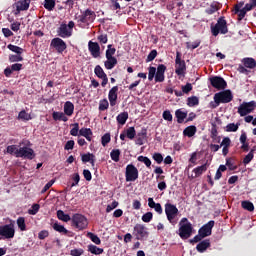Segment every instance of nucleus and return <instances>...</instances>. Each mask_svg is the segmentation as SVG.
Segmentation results:
<instances>
[{"instance_id":"4468645a","label":"nucleus","mask_w":256,"mask_h":256,"mask_svg":"<svg viewBox=\"0 0 256 256\" xmlns=\"http://www.w3.org/2000/svg\"><path fill=\"white\" fill-rule=\"evenodd\" d=\"M213 227H215V221L211 220L204 226H202L198 233L201 237H209L213 231Z\"/></svg>"},{"instance_id":"1a4fd4ad","label":"nucleus","mask_w":256,"mask_h":256,"mask_svg":"<svg viewBox=\"0 0 256 256\" xmlns=\"http://www.w3.org/2000/svg\"><path fill=\"white\" fill-rule=\"evenodd\" d=\"M0 236L4 239H13L15 237V225L11 223L0 226Z\"/></svg>"},{"instance_id":"6e6552de","label":"nucleus","mask_w":256,"mask_h":256,"mask_svg":"<svg viewBox=\"0 0 256 256\" xmlns=\"http://www.w3.org/2000/svg\"><path fill=\"white\" fill-rule=\"evenodd\" d=\"M96 17H97V14H95V11L91 9H86L79 16V22L84 23L85 25H91V23L95 21Z\"/></svg>"},{"instance_id":"e433bc0d","label":"nucleus","mask_w":256,"mask_h":256,"mask_svg":"<svg viewBox=\"0 0 256 256\" xmlns=\"http://www.w3.org/2000/svg\"><path fill=\"white\" fill-rule=\"evenodd\" d=\"M110 157L112 161H114L115 163H119V157H121V150L113 149L110 153Z\"/></svg>"},{"instance_id":"f3484780","label":"nucleus","mask_w":256,"mask_h":256,"mask_svg":"<svg viewBox=\"0 0 256 256\" xmlns=\"http://www.w3.org/2000/svg\"><path fill=\"white\" fill-rule=\"evenodd\" d=\"M117 91H119L118 86L112 87L109 91L108 99L110 101L111 107H115L117 105Z\"/></svg>"},{"instance_id":"09e8293b","label":"nucleus","mask_w":256,"mask_h":256,"mask_svg":"<svg viewBox=\"0 0 256 256\" xmlns=\"http://www.w3.org/2000/svg\"><path fill=\"white\" fill-rule=\"evenodd\" d=\"M238 129H239V124L230 123L226 126V131L228 133H235V131H238Z\"/></svg>"},{"instance_id":"58836bf2","label":"nucleus","mask_w":256,"mask_h":256,"mask_svg":"<svg viewBox=\"0 0 256 256\" xmlns=\"http://www.w3.org/2000/svg\"><path fill=\"white\" fill-rule=\"evenodd\" d=\"M18 119L20 121H31V114L27 113L25 110H22L19 114H18Z\"/></svg>"},{"instance_id":"0e129e2a","label":"nucleus","mask_w":256,"mask_h":256,"mask_svg":"<svg viewBox=\"0 0 256 256\" xmlns=\"http://www.w3.org/2000/svg\"><path fill=\"white\" fill-rule=\"evenodd\" d=\"M163 119L165 121H173V115L171 114V111L165 110L162 115Z\"/></svg>"},{"instance_id":"dca6fc26","label":"nucleus","mask_w":256,"mask_h":256,"mask_svg":"<svg viewBox=\"0 0 256 256\" xmlns=\"http://www.w3.org/2000/svg\"><path fill=\"white\" fill-rule=\"evenodd\" d=\"M88 50L95 59L101 55V46H99V43L97 42L89 41Z\"/></svg>"},{"instance_id":"338daca9","label":"nucleus","mask_w":256,"mask_h":256,"mask_svg":"<svg viewBox=\"0 0 256 256\" xmlns=\"http://www.w3.org/2000/svg\"><path fill=\"white\" fill-rule=\"evenodd\" d=\"M155 57H157V50H152L148 56H147V59H146V62L149 63L151 61H153L155 59Z\"/></svg>"},{"instance_id":"72a5a7b5","label":"nucleus","mask_w":256,"mask_h":256,"mask_svg":"<svg viewBox=\"0 0 256 256\" xmlns=\"http://www.w3.org/2000/svg\"><path fill=\"white\" fill-rule=\"evenodd\" d=\"M57 218L60 221H64V223H68V221H71V216H69V214H65V212H63V210L57 211Z\"/></svg>"},{"instance_id":"774afa93","label":"nucleus","mask_w":256,"mask_h":256,"mask_svg":"<svg viewBox=\"0 0 256 256\" xmlns=\"http://www.w3.org/2000/svg\"><path fill=\"white\" fill-rule=\"evenodd\" d=\"M84 251L83 249H73L70 251V255L72 256H81L83 255Z\"/></svg>"},{"instance_id":"69168bd1","label":"nucleus","mask_w":256,"mask_h":256,"mask_svg":"<svg viewBox=\"0 0 256 256\" xmlns=\"http://www.w3.org/2000/svg\"><path fill=\"white\" fill-rule=\"evenodd\" d=\"M220 147H231V138L230 137H224L221 144H220Z\"/></svg>"},{"instance_id":"603ef678","label":"nucleus","mask_w":256,"mask_h":256,"mask_svg":"<svg viewBox=\"0 0 256 256\" xmlns=\"http://www.w3.org/2000/svg\"><path fill=\"white\" fill-rule=\"evenodd\" d=\"M181 89H182V93L184 95H187L191 93V91H193V85L191 83H187L186 85L181 86Z\"/></svg>"},{"instance_id":"7c9ffc66","label":"nucleus","mask_w":256,"mask_h":256,"mask_svg":"<svg viewBox=\"0 0 256 256\" xmlns=\"http://www.w3.org/2000/svg\"><path fill=\"white\" fill-rule=\"evenodd\" d=\"M106 59L107 60L104 62V66L106 67V69L111 70L115 67V65H117V58L110 57Z\"/></svg>"},{"instance_id":"7ed1b4c3","label":"nucleus","mask_w":256,"mask_h":256,"mask_svg":"<svg viewBox=\"0 0 256 256\" xmlns=\"http://www.w3.org/2000/svg\"><path fill=\"white\" fill-rule=\"evenodd\" d=\"M179 237L181 239H189L193 235V225L187 218H182L179 222Z\"/></svg>"},{"instance_id":"9b49d317","label":"nucleus","mask_w":256,"mask_h":256,"mask_svg":"<svg viewBox=\"0 0 256 256\" xmlns=\"http://www.w3.org/2000/svg\"><path fill=\"white\" fill-rule=\"evenodd\" d=\"M256 103L255 101L244 102L238 108V113L241 117H245L249 115V113H253L255 111Z\"/></svg>"},{"instance_id":"680f3d73","label":"nucleus","mask_w":256,"mask_h":256,"mask_svg":"<svg viewBox=\"0 0 256 256\" xmlns=\"http://www.w3.org/2000/svg\"><path fill=\"white\" fill-rule=\"evenodd\" d=\"M153 219V213L151 212H147L146 214H144L142 216V221L144 223H150V221Z\"/></svg>"},{"instance_id":"9d476101","label":"nucleus","mask_w":256,"mask_h":256,"mask_svg":"<svg viewBox=\"0 0 256 256\" xmlns=\"http://www.w3.org/2000/svg\"><path fill=\"white\" fill-rule=\"evenodd\" d=\"M89 223L87 222V218L81 214H74L72 216V225L76 227V229H79L80 231L83 229H86L87 225Z\"/></svg>"},{"instance_id":"a211bd4d","label":"nucleus","mask_w":256,"mask_h":256,"mask_svg":"<svg viewBox=\"0 0 256 256\" xmlns=\"http://www.w3.org/2000/svg\"><path fill=\"white\" fill-rule=\"evenodd\" d=\"M134 235H136L137 239H143V237H147V230L145 229V226L136 224L134 226Z\"/></svg>"},{"instance_id":"4d7b16f0","label":"nucleus","mask_w":256,"mask_h":256,"mask_svg":"<svg viewBox=\"0 0 256 256\" xmlns=\"http://www.w3.org/2000/svg\"><path fill=\"white\" fill-rule=\"evenodd\" d=\"M138 161H140V163H144L146 167H151V159H149L147 156H139Z\"/></svg>"},{"instance_id":"2f4dec72","label":"nucleus","mask_w":256,"mask_h":256,"mask_svg":"<svg viewBox=\"0 0 256 256\" xmlns=\"http://www.w3.org/2000/svg\"><path fill=\"white\" fill-rule=\"evenodd\" d=\"M82 161L83 163H91L92 166L95 165V155L92 153H87L82 155Z\"/></svg>"},{"instance_id":"c85d7f7f","label":"nucleus","mask_w":256,"mask_h":256,"mask_svg":"<svg viewBox=\"0 0 256 256\" xmlns=\"http://www.w3.org/2000/svg\"><path fill=\"white\" fill-rule=\"evenodd\" d=\"M177 123H183L187 119V112L182 111L181 109L176 110L175 112Z\"/></svg>"},{"instance_id":"cd10ccee","label":"nucleus","mask_w":256,"mask_h":256,"mask_svg":"<svg viewBox=\"0 0 256 256\" xmlns=\"http://www.w3.org/2000/svg\"><path fill=\"white\" fill-rule=\"evenodd\" d=\"M242 63L246 69H255L256 61L254 58H244L242 59Z\"/></svg>"},{"instance_id":"f03ea898","label":"nucleus","mask_w":256,"mask_h":256,"mask_svg":"<svg viewBox=\"0 0 256 256\" xmlns=\"http://www.w3.org/2000/svg\"><path fill=\"white\" fill-rule=\"evenodd\" d=\"M17 157L23 159H35V151L31 148V142L23 140L19 143Z\"/></svg>"},{"instance_id":"39448f33","label":"nucleus","mask_w":256,"mask_h":256,"mask_svg":"<svg viewBox=\"0 0 256 256\" xmlns=\"http://www.w3.org/2000/svg\"><path fill=\"white\" fill-rule=\"evenodd\" d=\"M228 31L229 30L227 29V21L223 17L218 19L215 26H211V33L214 37H217L219 33H222V35H225L228 33Z\"/></svg>"},{"instance_id":"f257e3e1","label":"nucleus","mask_w":256,"mask_h":256,"mask_svg":"<svg viewBox=\"0 0 256 256\" xmlns=\"http://www.w3.org/2000/svg\"><path fill=\"white\" fill-rule=\"evenodd\" d=\"M165 71H167V67L163 64L158 65L157 68L150 66L148 68V81L155 79L156 83H163L165 81Z\"/></svg>"},{"instance_id":"37998d69","label":"nucleus","mask_w":256,"mask_h":256,"mask_svg":"<svg viewBox=\"0 0 256 256\" xmlns=\"http://www.w3.org/2000/svg\"><path fill=\"white\" fill-rule=\"evenodd\" d=\"M95 75L102 79L103 77H107V74H105V71H103V68H101L99 65H97L94 69Z\"/></svg>"},{"instance_id":"e2e57ef3","label":"nucleus","mask_w":256,"mask_h":256,"mask_svg":"<svg viewBox=\"0 0 256 256\" xmlns=\"http://www.w3.org/2000/svg\"><path fill=\"white\" fill-rule=\"evenodd\" d=\"M152 158L154 159V161H156V163H158V165H161V163H163V155H161V153H154Z\"/></svg>"},{"instance_id":"8fccbe9b","label":"nucleus","mask_w":256,"mask_h":256,"mask_svg":"<svg viewBox=\"0 0 256 256\" xmlns=\"http://www.w3.org/2000/svg\"><path fill=\"white\" fill-rule=\"evenodd\" d=\"M72 129L70 130V135H72V137H78L79 135V123H74L72 124Z\"/></svg>"},{"instance_id":"4be33fe9","label":"nucleus","mask_w":256,"mask_h":256,"mask_svg":"<svg viewBox=\"0 0 256 256\" xmlns=\"http://www.w3.org/2000/svg\"><path fill=\"white\" fill-rule=\"evenodd\" d=\"M148 207H150V209H155V211H156V213H158V215L163 214V207L161 206V204L155 203L153 198H148Z\"/></svg>"},{"instance_id":"f704fd0d","label":"nucleus","mask_w":256,"mask_h":256,"mask_svg":"<svg viewBox=\"0 0 256 256\" xmlns=\"http://www.w3.org/2000/svg\"><path fill=\"white\" fill-rule=\"evenodd\" d=\"M116 119L119 125H125V123H127V119H129V114L127 112H122Z\"/></svg>"},{"instance_id":"423d86ee","label":"nucleus","mask_w":256,"mask_h":256,"mask_svg":"<svg viewBox=\"0 0 256 256\" xmlns=\"http://www.w3.org/2000/svg\"><path fill=\"white\" fill-rule=\"evenodd\" d=\"M231 101H233V93H231V90H224L214 95V102L216 105H221V103H231Z\"/></svg>"},{"instance_id":"393cba45","label":"nucleus","mask_w":256,"mask_h":256,"mask_svg":"<svg viewBox=\"0 0 256 256\" xmlns=\"http://www.w3.org/2000/svg\"><path fill=\"white\" fill-rule=\"evenodd\" d=\"M79 135L81 137H85V139H87V141H91V139L93 137V131H91V128H81L79 130Z\"/></svg>"},{"instance_id":"aec40b11","label":"nucleus","mask_w":256,"mask_h":256,"mask_svg":"<svg viewBox=\"0 0 256 256\" xmlns=\"http://www.w3.org/2000/svg\"><path fill=\"white\" fill-rule=\"evenodd\" d=\"M29 5H31V0H19L16 2V11L21 13V11H27L29 9Z\"/></svg>"},{"instance_id":"c9c22d12","label":"nucleus","mask_w":256,"mask_h":256,"mask_svg":"<svg viewBox=\"0 0 256 256\" xmlns=\"http://www.w3.org/2000/svg\"><path fill=\"white\" fill-rule=\"evenodd\" d=\"M88 251L92 253V255H102L103 253V248H99L95 245H89L88 246Z\"/></svg>"},{"instance_id":"2eb2a0df","label":"nucleus","mask_w":256,"mask_h":256,"mask_svg":"<svg viewBox=\"0 0 256 256\" xmlns=\"http://www.w3.org/2000/svg\"><path fill=\"white\" fill-rule=\"evenodd\" d=\"M50 47H53L58 53H63L67 49V44L61 38H54L51 41Z\"/></svg>"},{"instance_id":"6e6d98bb","label":"nucleus","mask_w":256,"mask_h":256,"mask_svg":"<svg viewBox=\"0 0 256 256\" xmlns=\"http://www.w3.org/2000/svg\"><path fill=\"white\" fill-rule=\"evenodd\" d=\"M119 207V202L118 201H113L111 204H108L106 207V213H111L113 209H117Z\"/></svg>"},{"instance_id":"4c0bfd02","label":"nucleus","mask_w":256,"mask_h":256,"mask_svg":"<svg viewBox=\"0 0 256 256\" xmlns=\"http://www.w3.org/2000/svg\"><path fill=\"white\" fill-rule=\"evenodd\" d=\"M241 207L245 209V211H250V212L255 211V206L251 201H242Z\"/></svg>"},{"instance_id":"49530a36","label":"nucleus","mask_w":256,"mask_h":256,"mask_svg":"<svg viewBox=\"0 0 256 256\" xmlns=\"http://www.w3.org/2000/svg\"><path fill=\"white\" fill-rule=\"evenodd\" d=\"M8 49L10 51H13V53H16V55H21L23 53V48H21L19 46H15L13 44H9Z\"/></svg>"},{"instance_id":"412c9836","label":"nucleus","mask_w":256,"mask_h":256,"mask_svg":"<svg viewBox=\"0 0 256 256\" xmlns=\"http://www.w3.org/2000/svg\"><path fill=\"white\" fill-rule=\"evenodd\" d=\"M208 167L209 166L207 164H204L202 166H198V167L194 168L193 169L194 175L193 174L191 175V179H197V177H201V174L205 173V171H207Z\"/></svg>"},{"instance_id":"ddd939ff","label":"nucleus","mask_w":256,"mask_h":256,"mask_svg":"<svg viewBox=\"0 0 256 256\" xmlns=\"http://www.w3.org/2000/svg\"><path fill=\"white\" fill-rule=\"evenodd\" d=\"M210 83L214 89H217L218 91H223V89L227 88V82L225 79L219 76H214L210 78Z\"/></svg>"},{"instance_id":"bf43d9fd","label":"nucleus","mask_w":256,"mask_h":256,"mask_svg":"<svg viewBox=\"0 0 256 256\" xmlns=\"http://www.w3.org/2000/svg\"><path fill=\"white\" fill-rule=\"evenodd\" d=\"M23 60V56L21 54H16V55H10L9 56V61L11 63L19 62Z\"/></svg>"},{"instance_id":"6ab92c4d","label":"nucleus","mask_w":256,"mask_h":256,"mask_svg":"<svg viewBox=\"0 0 256 256\" xmlns=\"http://www.w3.org/2000/svg\"><path fill=\"white\" fill-rule=\"evenodd\" d=\"M242 7H243V3L236 4L234 7V13L238 15V21H243V19H245V16L247 15V12Z\"/></svg>"},{"instance_id":"bb28decb","label":"nucleus","mask_w":256,"mask_h":256,"mask_svg":"<svg viewBox=\"0 0 256 256\" xmlns=\"http://www.w3.org/2000/svg\"><path fill=\"white\" fill-rule=\"evenodd\" d=\"M52 118L54 121H64V123H67L69 121V118H67L66 114L63 112H53Z\"/></svg>"},{"instance_id":"052dcab7","label":"nucleus","mask_w":256,"mask_h":256,"mask_svg":"<svg viewBox=\"0 0 256 256\" xmlns=\"http://www.w3.org/2000/svg\"><path fill=\"white\" fill-rule=\"evenodd\" d=\"M40 206L39 204H33L32 208L28 210L29 215H37L39 213Z\"/></svg>"},{"instance_id":"864d4df0","label":"nucleus","mask_w":256,"mask_h":256,"mask_svg":"<svg viewBox=\"0 0 256 256\" xmlns=\"http://www.w3.org/2000/svg\"><path fill=\"white\" fill-rule=\"evenodd\" d=\"M116 51L117 50L115 48H113V45L109 44L108 49L106 50V58L115 57L113 55H115Z\"/></svg>"},{"instance_id":"a18cd8bd","label":"nucleus","mask_w":256,"mask_h":256,"mask_svg":"<svg viewBox=\"0 0 256 256\" xmlns=\"http://www.w3.org/2000/svg\"><path fill=\"white\" fill-rule=\"evenodd\" d=\"M187 105L189 107H195L196 105H199V98H197V96L189 97L187 99Z\"/></svg>"},{"instance_id":"b1692460","label":"nucleus","mask_w":256,"mask_h":256,"mask_svg":"<svg viewBox=\"0 0 256 256\" xmlns=\"http://www.w3.org/2000/svg\"><path fill=\"white\" fill-rule=\"evenodd\" d=\"M74 111H75V105H73L71 101L65 102L64 115H67V117H71V115H73Z\"/></svg>"},{"instance_id":"0eeeda50","label":"nucleus","mask_w":256,"mask_h":256,"mask_svg":"<svg viewBox=\"0 0 256 256\" xmlns=\"http://www.w3.org/2000/svg\"><path fill=\"white\" fill-rule=\"evenodd\" d=\"M125 177L127 182L137 181L139 179V170L135 165L128 164L126 166Z\"/></svg>"},{"instance_id":"f8f14e48","label":"nucleus","mask_w":256,"mask_h":256,"mask_svg":"<svg viewBox=\"0 0 256 256\" xmlns=\"http://www.w3.org/2000/svg\"><path fill=\"white\" fill-rule=\"evenodd\" d=\"M175 73L180 77L185 75V71H187V66L185 62L181 60V52H176V60H175Z\"/></svg>"},{"instance_id":"a878e982","label":"nucleus","mask_w":256,"mask_h":256,"mask_svg":"<svg viewBox=\"0 0 256 256\" xmlns=\"http://www.w3.org/2000/svg\"><path fill=\"white\" fill-rule=\"evenodd\" d=\"M209 247H211V242L209 240H203L196 246V249L199 253H204Z\"/></svg>"},{"instance_id":"79ce46f5","label":"nucleus","mask_w":256,"mask_h":256,"mask_svg":"<svg viewBox=\"0 0 256 256\" xmlns=\"http://www.w3.org/2000/svg\"><path fill=\"white\" fill-rule=\"evenodd\" d=\"M17 225L20 231H27V225L25 224V218L24 217H19L17 219Z\"/></svg>"},{"instance_id":"ea45409f","label":"nucleus","mask_w":256,"mask_h":256,"mask_svg":"<svg viewBox=\"0 0 256 256\" xmlns=\"http://www.w3.org/2000/svg\"><path fill=\"white\" fill-rule=\"evenodd\" d=\"M6 153H9V155H15L17 157V153H19V148L17 145H10L6 148Z\"/></svg>"},{"instance_id":"473e14b6","label":"nucleus","mask_w":256,"mask_h":256,"mask_svg":"<svg viewBox=\"0 0 256 256\" xmlns=\"http://www.w3.org/2000/svg\"><path fill=\"white\" fill-rule=\"evenodd\" d=\"M195 133H197V127L195 126H188L183 131V135H185V137H193Z\"/></svg>"},{"instance_id":"20e7f679","label":"nucleus","mask_w":256,"mask_h":256,"mask_svg":"<svg viewBox=\"0 0 256 256\" xmlns=\"http://www.w3.org/2000/svg\"><path fill=\"white\" fill-rule=\"evenodd\" d=\"M165 213L169 223H171V225H177V215H179V209L177 208V206L171 203H166Z\"/></svg>"},{"instance_id":"de8ad7c7","label":"nucleus","mask_w":256,"mask_h":256,"mask_svg":"<svg viewBox=\"0 0 256 256\" xmlns=\"http://www.w3.org/2000/svg\"><path fill=\"white\" fill-rule=\"evenodd\" d=\"M101 143H102L103 147H107V145H109V143H111V134H109V133L104 134L101 138Z\"/></svg>"},{"instance_id":"13d9d810","label":"nucleus","mask_w":256,"mask_h":256,"mask_svg":"<svg viewBox=\"0 0 256 256\" xmlns=\"http://www.w3.org/2000/svg\"><path fill=\"white\" fill-rule=\"evenodd\" d=\"M88 237L91 239L93 243H95V245H101V239L99 238V236L93 233H88Z\"/></svg>"},{"instance_id":"a19ab883","label":"nucleus","mask_w":256,"mask_h":256,"mask_svg":"<svg viewBox=\"0 0 256 256\" xmlns=\"http://www.w3.org/2000/svg\"><path fill=\"white\" fill-rule=\"evenodd\" d=\"M126 137L128 139H135V136L137 135V131H135V127H129L126 131Z\"/></svg>"},{"instance_id":"5fc2aeb1","label":"nucleus","mask_w":256,"mask_h":256,"mask_svg":"<svg viewBox=\"0 0 256 256\" xmlns=\"http://www.w3.org/2000/svg\"><path fill=\"white\" fill-rule=\"evenodd\" d=\"M253 151H254V150H251V151L244 157V160H243L244 165H249V163H251V161H253V157H254Z\"/></svg>"},{"instance_id":"3c124183","label":"nucleus","mask_w":256,"mask_h":256,"mask_svg":"<svg viewBox=\"0 0 256 256\" xmlns=\"http://www.w3.org/2000/svg\"><path fill=\"white\" fill-rule=\"evenodd\" d=\"M109 109V101L107 99H103L99 103V111H107Z\"/></svg>"},{"instance_id":"c03bdc74","label":"nucleus","mask_w":256,"mask_h":256,"mask_svg":"<svg viewBox=\"0 0 256 256\" xmlns=\"http://www.w3.org/2000/svg\"><path fill=\"white\" fill-rule=\"evenodd\" d=\"M44 7L47 11H53L55 9V0H44Z\"/></svg>"},{"instance_id":"c756f323","label":"nucleus","mask_w":256,"mask_h":256,"mask_svg":"<svg viewBox=\"0 0 256 256\" xmlns=\"http://www.w3.org/2000/svg\"><path fill=\"white\" fill-rule=\"evenodd\" d=\"M52 227H53L54 231H57L58 233H62V235H67V233H69V230L65 226H63L57 222H55L52 225Z\"/></svg>"},{"instance_id":"5701e85b","label":"nucleus","mask_w":256,"mask_h":256,"mask_svg":"<svg viewBox=\"0 0 256 256\" xmlns=\"http://www.w3.org/2000/svg\"><path fill=\"white\" fill-rule=\"evenodd\" d=\"M59 36L60 37H71V29L67 26V24H61L59 28Z\"/></svg>"}]
</instances>
